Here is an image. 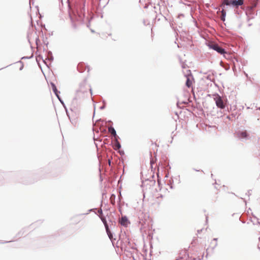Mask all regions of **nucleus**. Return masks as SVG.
<instances>
[{
	"instance_id": "nucleus-1",
	"label": "nucleus",
	"mask_w": 260,
	"mask_h": 260,
	"mask_svg": "<svg viewBox=\"0 0 260 260\" xmlns=\"http://www.w3.org/2000/svg\"><path fill=\"white\" fill-rule=\"evenodd\" d=\"M68 7L71 9L69 4ZM72 13H69V17L73 27L76 29L77 27L76 23L79 24L84 23L85 16V0L76 1L72 8Z\"/></svg>"
},
{
	"instance_id": "nucleus-2",
	"label": "nucleus",
	"mask_w": 260,
	"mask_h": 260,
	"mask_svg": "<svg viewBox=\"0 0 260 260\" xmlns=\"http://www.w3.org/2000/svg\"><path fill=\"white\" fill-rule=\"evenodd\" d=\"M116 247L120 248L121 250L130 252L131 254H132V252L129 251L130 249H136V248L132 245L125 233H124L123 234L119 235V239L116 242Z\"/></svg>"
},
{
	"instance_id": "nucleus-3",
	"label": "nucleus",
	"mask_w": 260,
	"mask_h": 260,
	"mask_svg": "<svg viewBox=\"0 0 260 260\" xmlns=\"http://www.w3.org/2000/svg\"><path fill=\"white\" fill-rule=\"evenodd\" d=\"M244 3L243 0H223L221 4V14H222V20L224 21L226 16V11L225 10V7H230L233 8H238L239 6H242Z\"/></svg>"
},
{
	"instance_id": "nucleus-4",
	"label": "nucleus",
	"mask_w": 260,
	"mask_h": 260,
	"mask_svg": "<svg viewBox=\"0 0 260 260\" xmlns=\"http://www.w3.org/2000/svg\"><path fill=\"white\" fill-rule=\"evenodd\" d=\"M243 14V12H241L240 14L239 12H238V16L237 17L238 18H241L242 16V14ZM243 14L245 15L246 17L247 21L248 22V26H250L252 25V23H250V21L255 18L256 16H257V11L252 9L250 8L249 9H247L246 11H245Z\"/></svg>"
},
{
	"instance_id": "nucleus-5",
	"label": "nucleus",
	"mask_w": 260,
	"mask_h": 260,
	"mask_svg": "<svg viewBox=\"0 0 260 260\" xmlns=\"http://www.w3.org/2000/svg\"><path fill=\"white\" fill-rule=\"evenodd\" d=\"M213 96L214 100L217 108L223 110H225L226 108L228 109L227 100H224L222 99L221 96L217 93L214 94Z\"/></svg>"
},
{
	"instance_id": "nucleus-6",
	"label": "nucleus",
	"mask_w": 260,
	"mask_h": 260,
	"mask_svg": "<svg viewBox=\"0 0 260 260\" xmlns=\"http://www.w3.org/2000/svg\"><path fill=\"white\" fill-rule=\"evenodd\" d=\"M50 85L51 86L52 90L53 93H54V94L56 95V96L57 98V99L58 100V101L60 102V103L62 105L63 108L64 109L66 114H68V109L65 103H64L63 101L62 100V99L59 95V94L60 93V91L58 90L56 85L53 82H51Z\"/></svg>"
},
{
	"instance_id": "nucleus-7",
	"label": "nucleus",
	"mask_w": 260,
	"mask_h": 260,
	"mask_svg": "<svg viewBox=\"0 0 260 260\" xmlns=\"http://www.w3.org/2000/svg\"><path fill=\"white\" fill-rule=\"evenodd\" d=\"M207 46L209 49H212L221 55H224L226 53L225 49L220 47L218 44L216 43H208Z\"/></svg>"
},
{
	"instance_id": "nucleus-8",
	"label": "nucleus",
	"mask_w": 260,
	"mask_h": 260,
	"mask_svg": "<svg viewBox=\"0 0 260 260\" xmlns=\"http://www.w3.org/2000/svg\"><path fill=\"white\" fill-rule=\"evenodd\" d=\"M183 256L178 257L176 260H202L204 257V253L201 256L199 255L197 257L189 256V254L186 251H184Z\"/></svg>"
},
{
	"instance_id": "nucleus-9",
	"label": "nucleus",
	"mask_w": 260,
	"mask_h": 260,
	"mask_svg": "<svg viewBox=\"0 0 260 260\" xmlns=\"http://www.w3.org/2000/svg\"><path fill=\"white\" fill-rule=\"evenodd\" d=\"M106 233L108 236V238L110 240L111 242L112 243V245L115 247H116V243L115 241L116 240V235L113 232L111 231L110 228L105 230Z\"/></svg>"
},
{
	"instance_id": "nucleus-10",
	"label": "nucleus",
	"mask_w": 260,
	"mask_h": 260,
	"mask_svg": "<svg viewBox=\"0 0 260 260\" xmlns=\"http://www.w3.org/2000/svg\"><path fill=\"white\" fill-rule=\"evenodd\" d=\"M187 74L185 75L186 78L185 85L188 88H190L192 84V79L193 80L194 79L190 70H187Z\"/></svg>"
},
{
	"instance_id": "nucleus-11",
	"label": "nucleus",
	"mask_w": 260,
	"mask_h": 260,
	"mask_svg": "<svg viewBox=\"0 0 260 260\" xmlns=\"http://www.w3.org/2000/svg\"><path fill=\"white\" fill-rule=\"evenodd\" d=\"M79 92H81L80 90L78 89L76 90V96L73 99L72 101L71 107L70 108V110L72 112H75V111L77 110L76 106L77 105V94Z\"/></svg>"
},
{
	"instance_id": "nucleus-12",
	"label": "nucleus",
	"mask_w": 260,
	"mask_h": 260,
	"mask_svg": "<svg viewBox=\"0 0 260 260\" xmlns=\"http://www.w3.org/2000/svg\"><path fill=\"white\" fill-rule=\"evenodd\" d=\"M238 137L241 140H248L250 136L246 131H239L237 133Z\"/></svg>"
},
{
	"instance_id": "nucleus-13",
	"label": "nucleus",
	"mask_w": 260,
	"mask_h": 260,
	"mask_svg": "<svg viewBox=\"0 0 260 260\" xmlns=\"http://www.w3.org/2000/svg\"><path fill=\"white\" fill-rule=\"evenodd\" d=\"M77 70L80 73L84 72L86 69H87V72H88L90 70L89 67L88 65H86L83 62H80L78 63L77 67Z\"/></svg>"
},
{
	"instance_id": "nucleus-14",
	"label": "nucleus",
	"mask_w": 260,
	"mask_h": 260,
	"mask_svg": "<svg viewBox=\"0 0 260 260\" xmlns=\"http://www.w3.org/2000/svg\"><path fill=\"white\" fill-rule=\"evenodd\" d=\"M131 222L126 215H123L120 220V224L124 227H127L130 224Z\"/></svg>"
},
{
	"instance_id": "nucleus-15",
	"label": "nucleus",
	"mask_w": 260,
	"mask_h": 260,
	"mask_svg": "<svg viewBox=\"0 0 260 260\" xmlns=\"http://www.w3.org/2000/svg\"><path fill=\"white\" fill-rule=\"evenodd\" d=\"M154 157L152 156V152H150V168L152 171H153V165L155 164V161L157 160L156 158V155L155 153H154Z\"/></svg>"
},
{
	"instance_id": "nucleus-16",
	"label": "nucleus",
	"mask_w": 260,
	"mask_h": 260,
	"mask_svg": "<svg viewBox=\"0 0 260 260\" xmlns=\"http://www.w3.org/2000/svg\"><path fill=\"white\" fill-rule=\"evenodd\" d=\"M36 54H37V52L36 53ZM36 60L38 64H39L40 60H42L43 62L46 65L48 68H49V66L51 65V63L47 64L46 60L43 59V56L41 54L37 55L36 56Z\"/></svg>"
},
{
	"instance_id": "nucleus-17",
	"label": "nucleus",
	"mask_w": 260,
	"mask_h": 260,
	"mask_svg": "<svg viewBox=\"0 0 260 260\" xmlns=\"http://www.w3.org/2000/svg\"><path fill=\"white\" fill-rule=\"evenodd\" d=\"M45 60H47L49 61L50 62H52L54 60V57L52 54V53L50 50L46 51V59Z\"/></svg>"
},
{
	"instance_id": "nucleus-18",
	"label": "nucleus",
	"mask_w": 260,
	"mask_h": 260,
	"mask_svg": "<svg viewBox=\"0 0 260 260\" xmlns=\"http://www.w3.org/2000/svg\"><path fill=\"white\" fill-rule=\"evenodd\" d=\"M108 131L115 138L120 139L119 137L117 135L116 131L114 127L111 125L108 128Z\"/></svg>"
},
{
	"instance_id": "nucleus-19",
	"label": "nucleus",
	"mask_w": 260,
	"mask_h": 260,
	"mask_svg": "<svg viewBox=\"0 0 260 260\" xmlns=\"http://www.w3.org/2000/svg\"><path fill=\"white\" fill-rule=\"evenodd\" d=\"M67 116L68 117L71 123L74 125L76 126L77 124V117H71L69 114V112H68V114H66Z\"/></svg>"
},
{
	"instance_id": "nucleus-20",
	"label": "nucleus",
	"mask_w": 260,
	"mask_h": 260,
	"mask_svg": "<svg viewBox=\"0 0 260 260\" xmlns=\"http://www.w3.org/2000/svg\"><path fill=\"white\" fill-rule=\"evenodd\" d=\"M100 218H101L102 222L103 223V224L104 225L105 230L110 228L109 225L108 224V223L107 222V220L106 216H100Z\"/></svg>"
},
{
	"instance_id": "nucleus-21",
	"label": "nucleus",
	"mask_w": 260,
	"mask_h": 260,
	"mask_svg": "<svg viewBox=\"0 0 260 260\" xmlns=\"http://www.w3.org/2000/svg\"><path fill=\"white\" fill-rule=\"evenodd\" d=\"M254 225L260 224L258 219L254 215H253V218L250 219Z\"/></svg>"
},
{
	"instance_id": "nucleus-22",
	"label": "nucleus",
	"mask_w": 260,
	"mask_h": 260,
	"mask_svg": "<svg viewBox=\"0 0 260 260\" xmlns=\"http://www.w3.org/2000/svg\"><path fill=\"white\" fill-rule=\"evenodd\" d=\"M118 139H119L118 138H116L115 144V147H114V149L116 150H117V149H120L121 147V144L118 141Z\"/></svg>"
},
{
	"instance_id": "nucleus-23",
	"label": "nucleus",
	"mask_w": 260,
	"mask_h": 260,
	"mask_svg": "<svg viewBox=\"0 0 260 260\" xmlns=\"http://www.w3.org/2000/svg\"><path fill=\"white\" fill-rule=\"evenodd\" d=\"M157 184L159 187H160V190L161 189V178L159 176V172L157 174Z\"/></svg>"
},
{
	"instance_id": "nucleus-24",
	"label": "nucleus",
	"mask_w": 260,
	"mask_h": 260,
	"mask_svg": "<svg viewBox=\"0 0 260 260\" xmlns=\"http://www.w3.org/2000/svg\"><path fill=\"white\" fill-rule=\"evenodd\" d=\"M102 98H103L102 96H101ZM102 103H103V105H102V106H101L100 107V110H104L106 107V102L105 100H104L103 99H102Z\"/></svg>"
},
{
	"instance_id": "nucleus-25",
	"label": "nucleus",
	"mask_w": 260,
	"mask_h": 260,
	"mask_svg": "<svg viewBox=\"0 0 260 260\" xmlns=\"http://www.w3.org/2000/svg\"><path fill=\"white\" fill-rule=\"evenodd\" d=\"M173 182H173V179H170L169 180V182L168 183V185L170 186L171 189H173L174 188Z\"/></svg>"
},
{
	"instance_id": "nucleus-26",
	"label": "nucleus",
	"mask_w": 260,
	"mask_h": 260,
	"mask_svg": "<svg viewBox=\"0 0 260 260\" xmlns=\"http://www.w3.org/2000/svg\"><path fill=\"white\" fill-rule=\"evenodd\" d=\"M34 57L33 53H31L30 56H24L21 58V59H31Z\"/></svg>"
},
{
	"instance_id": "nucleus-27",
	"label": "nucleus",
	"mask_w": 260,
	"mask_h": 260,
	"mask_svg": "<svg viewBox=\"0 0 260 260\" xmlns=\"http://www.w3.org/2000/svg\"><path fill=\"white\" fill-rule=\"evenodd\" d=\"M121 186H120V187H119V188L118 189L119 194L118 196V198L119 202H120L121 199L122 198V195H121Z\"/></svg>"
},
{
	"instance_id": "nucleus-28",
	"label": "nucleus",
	"mask_w": 260,
	"mask_h": 260,
	"mask_svg": "<svg viewBox=\"0 0 260 260\" xmlns=\"http://www.w3.org/2000/svg\"><path fill=\"white\" fill-rule=\"evenodd\" d=\"M32 32H30V31H29L27 32V38L28 41V42H29V43L30 44H30V37H29V36H30V35H32ZM30 47H31V49H32V46H31V45H30Z\"/></svg>"
},
{
	"instance_id": "nucleus-29",
	"label": "nucleus",
	"mask_w": 260,
	"mask_h": 260,
	"mask_svg": "<svg viewBox=\"0 0 260 260\" xmlns=\"http://www.w3.org/2000/svg\"><path fill=\"white\" fill-rule=\"evenodd\" d=\"M154 177V174H153L151 176V179H146L145 180L147 181V180H149L151 182H153V184H154L155 183V181L153 179V178Z\"/></svg>"
},
{
	"instance_id": "nucleus-30",
	"label": "nucleus",
	"mask_w": 260,
	"mask_h": 260,
	"mask_svg": "<svg viewBox=\"0 0 260 260\" xmlns=\"http://www.w3.org/2000/svg\"><path fill=\"white\" fill-rule=\"evenodd\" d=\"M23 234V232L22 231H20L16 235V237L18 238L21 237Z\"/></svg>"
},
{
	"instance_id": "nucleus-31",
	"label": "nucleus",
	"mask_w": 260,
	"mask_h": 260,
	"mask_svg": "<svg viewBox=\"0 0 260 260\" xmlns=\"http://www.w3.org/2000/svg\"><path fill=\"white\" fill-rule=\"evenodd\" d=\"M94 209H90L89 210H88L87 212V213H82V214H79L78 215H87L89 214V212L92 211Z\"/></svg>"
},
{
	"instance_id": "nucleus-32",
	"label": "nucleus",
	"mask_w": 260,
	"mask_h": 260,
	"mask_svg": "<svg viewBox=\"0 0 260 260\" xmlns=\"http://www.w3.org/2000/svg\"><path fill=\"white\" fill-rule=\"evenodd\" d=\"M115 198H116V196L115 194L112 193L111 195V197H110V200L111 201H113L114 202L115 201Z\"/></svg>"
},
{
	"instance_id": "nucleus-33",
	"label": "nucleus",
	"mask_w": 260,
	"mask_h": 260,
	"mask_svg": "<svg viewBox=\"0 0 260 260\" xmlns=\"http://www.w3.org/2000/svg\"><path fill=\"white\" fill-rule=\"evenodd\" d=\"M35 42L37 46H38L39 44L40 43V41L38 36L36 38Z\"/></svg>"
},
{
	"instance_id": "nucleus-34",
	"label": "nucleus",
	"mask_w": 260,
	"mask_h": 260,
	"mask_svg": "<svg viewBox=\"0 0 260 260\" xmlns=\"http://www.w3.org/2000/svg\"><path fill=\"white\" fill-rule=\"evenodd\" d=\"M11 242H13L12 240H11V241H2V240H0V244H5V243H10Z\"/></svg>"
},
{
	"instance_id": "nucleus-35",
	"label": "nucleus",
	"mask_w": 260,
	"mask_h": 260,
	"mask_svg": "<svg viewBox=\"0 0 260 260\" xmlns=\"http://www.w3.org/2000/svg\"><path fill=\"white\" fill-rule=\"evenodd\" d=\"M16 62H20L22 64V65L21 66V67L19 68V70L20 71L22 70V69H23V67H24L23 62L21 61V60H19L18 61H17Z\"/></svg>"
},
{
	"instance_id": "nucleus-36",
	"label": "nucleus",
	"mask_w": 260,
	"mask_h": 260,
	"mask_svg": "<svg viewBox=\"0 0 260 260\" xmlns=\"http://www.w3.org/2000/svg\"><path fill=\"white\" fill-rule=\"evenodd\" d=\"M184 14H182V13H180V14H179L177 16V19H180L181 18V17H184Z\"/></svg>"
},
{
	"instance_id": "nucleus-37",
	"label": "nucleus",
	"mask_w": 260,
	"mask_h": 260,
	"mask_svg": "<svg viewBox=\"0 0 260 260\" xmlns=\"http://www.w3.org/2000/svg\"><path fill=\"white\" fill-rule=\"evenodd\" d=\"M30 18H31V20H30V26H32V27H33V26H34V27H35V29H37V28H36V25H35V24H33L32 20V18H31V17H30Z\"/></svg>"
},
{
	"instance_id": "nucleus-38",
	"label": "nucleus",
	"mask_w": 260,
	"mask_h": 260,
	"mask_svg": "<svg viewBox=\"0 0 260 260\" xmlns=\"http://www.w3.org/2000/svg\"><path fill=\"white\" fill-rule=\"evenodd\" d=\"M93 140H94V144L95 145L96 148L98 149V144L95 143V141H98V138H95V137H93Z\"/></svg>"
},
{
	"instance_id": "nucleus-39",
	"label": "nucleus",
	"mask_w": 260,
	"mask_h": 260,
	"mask_svg": "<svg viewBox=\"0 0 260 260\" xmlns=\"http://www.w3.org/2000/svg\"><path fill=\"white\" fill-rule=\"evenodd\" d=\"M115 225H116V222H115V221H113V224L112 225V224H111L109 225L110 229L112 228V227H114Z\"/></svg>"
},
{
	"instance_id": "nucleus-40",
	"label": "nucleus",
	"mask_w": 260,
	"mask_h": 260,
	"mask_svg": "<svg viewBox=\"0 0 260 260\" xmlns=\"http://www.w3.org/2000/svg\"><path fill=\"white\" fill-rule=\"evenodd\" d=\"M251 190H248L247 192L246 193V194L249 196L250 195H251Z\"/></svg>"
},
{
	"instance_id": "nucleus-41",
	"label": "nucleus",
	"mask_w": 260,
	"mask_h": 260,
	"mask_svg": "<svg viewBox=\"0 0 260 260\" xmlns=\"http://www.w3.org/2000/svg\"><path fill=\"white\" fill-rule=\"evenodd\" d=\"M119 154H120V155L122 156L124 154V152L123 150H120L119 151Z\"/></svg>"
},
{
	"instance_id": "nucleus-42",
	"label": "nucleus",
	"mask_w": 260,
	"mask_h": 260,
	"mask_svg": "<svg viewBox=\"0 0 260 260\" xmlns=\"http://www.w3.org/2000/svg\"><path fill=\"white\" fill-rule=\"evenodd\" d=\"M170 25L171 26V27L172 28H174V23L173 22H171V21L170 22Z\"/></svg>"
},
{
	"instance_id": "nucleus-43",
	"label": "nucleus",
	"mask_w": 260,
	"mask_h": 260,
	"mask_svg": "<svg viewBox=\"0 0 260 260\" xmlns=\"http://www.w3.org/2000/svg\"><path fill=\"white\" fill-rule=\"evenodd\" d=\"M43 220H39L37 221L36 223H39V224H41L43 222Z\"/></svg>"
},
{
	"instance_id": "nucleus-44",
	"label": "nucleus",
	"mask_w": 260,
	"mask_h": 260,
	"mask_svg": "<svg viewBox=\"0 0 260 260\" xmlns=\"http://www.w3.org/2000/svg\"><path fill=\"white\" fill-rule=\"evenodd\" d=\"M217 246V243L216 242L215 244H214V246L212 248V250H214V248Z\"/></svg>"
},
{
	"instance_id": "nucleus-45",
	"label": "nucleus",
	"mask_w": 260,
	"mask_h": 260,
	"mask_svg": "<svg viewBox=\"0 0 260 260\" xmlns=\"http://www.w3.org/2000/svg\"><path fill=\"white\" fill-rule=\"evenodd\" d=\"M217 246V243L216 242L215 244H214V246L212 248V250H214V248Z\"/></svg>"
},
{
	"instance_id": "nucleus-46",
	"label": "nucleus",
	"mask_w": 260,
	"mask_h": 260,
	"mask_svg": "<svg viewBox=\"0 0 260 260\" xmlns=\"http://www.w3.org/2000/svg\"><path fill=\"white\" fill-rule=\"evenodd\" d=\"M166 167H167V169H168L169 170H170L171 168V167L169 164H168Z\"/></svg>"
},
{
	"instance_id": "nucleus-47",
	"label": "nucleus",
	"mask_w": 260,
	"mask_h": 260,
	"mask_svg": "<svg viewBox=\"0 0 260 260\" xmlns=\"http://www.w3.org/2000/svg\"><path fill=\"white\" fill-rule=\"evenodd\" d=\"M193 170H194V171H196V172L201 171V172H203V173H204V171H203V170H197V169H194V168H193Z\"/></svg>"
},
{
	"instance_id": "nucleus-48",
	"label": "nucleus",
	"mask_w": 260,
	"mask_h": 260,
	"mask_svg": "<svg viewBox=\"0 0 260 260\" xmlns=\"http://www.w3.org/2000/svg\"><path fill=\"white\" fill-rule=\"evenodd\" d=\"M99 213L100 214H103V210L102 209H101L100 210H99Z\"/></svg>"
},
{
	"instance_id": "nucleus-49",
	"label": "nucleus",
	"mask_w": 260,
	"mask_h": 260,
	"mask_svg": "<svg viewBox=\"0 0 260 260\" xmlns=\"http://www.w3.org/2000/svg\"><path fill=\"white\" fill-rule=\"evenodd\" d=\"M202 231H203V229H201V230H198L197 231V232H198V234H200V233H201L202 232Z\"/></svg>"
},
{
	"instance_id": "nucleus-50",
	"label": "nucleus",
	"mask_w": 260,
	"mask_h": 260,
	"mask_svg": "<svg viewBox=\"0 0 260 260\" xmlns=\"http://www.w3.org/2000/svg\"><path fill=\"white\" fill-rule=\"evenodd\" d=\"M109 221L112 224V225L113 224V221H112L111 219H109Z\"/></svg>"
},
{
	"instance_id": "nucleus-51",
	"label": "nucleus",
	"mask_w": 260,
	"mask_h": 260,
	"mask_svg": "<svg viewBox=\"0 0 260 260\" xmlns=\"http://www.w3.org/2000/svg\"><path fill=\"white\" fill-rule=\"evenodd\" d=\"M43 41H44V43H45V44L46 45V47H47V46H48V45L49 44L48 42H47L46 43L44 40H43Z\"/></svg>"
},
{
	"instance_id": "nucleus-52",
	"label": "nucleus",
	"mask_w": 260,
	"mask_h": 260,
	"mask_svg": "<svg viewBox=\"0 0 260 260\" xmlns=\"http://www.w3.org/2000/svg\"><path fill=\"white\" fill-rule=\"evenodd\" d=\"M107 141V139H106V140H104V144L108 145L109 144L107 142V141Z\"/></svg>"
},
{
	"instance_id": "nucleus-53",
	"label": "nucleus",
	"mask_w": 260,
	"mask_h": 260,
	"mask_svg": "<svg viewBox=\"0 0 260 260\" xmlns=\"http://www.w3.org/2000/svg\"><path fill=\"white\" fill-rule=\"evenodd\" d=\"M89 91H90L91 95H92V90L91 88L89 89Z\"/></svg>"
},
{
	"instance_id": "nucleus-54",
	"label": "nucleus",
	"mask_w": 260,
	"mask_h": 260,
	"mask_svg": "<svg viewBox=\"0 0 260 260\" xmlns=\"http://www.w3.org/2000/svg\"><path fill=\"white\" fill-rule=\"evenodd\" d=\"M217 240H218V238H214L213 239V241H216V242H217Z\"/></svg>"
},
{
	"instance_id": "nucleus-55",
	"label": "nucleus",
	"mask_w": 260,
	"mask_h": 260,
	"mask_svg": "<svg viewBox=\"0 0 260 260\" xmlns=\"http://www.w3.org/2000/svg\"><path fill=\"white\" fill-rule=\"evenodd\" d=\"M107 122L109 123H111L112 124H113V122L111 120H109Z\"/></svg>"
},
{
	"instance_id": "nucleus-56",
	"label": "nucleus",
	"mask_w": 260,
	"mask_h": 260,
	"mask_svg": "<svg viewBox=\"0 0 260 260\" xmlns=\"http://www.w3.org/2000/svg\"><path fill=\"white\" fill-rule=\"evenodd\" d=\"M208 220V217L207 216H206V222L207 223Z\"/></svg>"
},
{
	"instance_id": "nucleus-57",
	"label": "nucleus",
	"mask_w": 260,
	"mask_h": 260,
	"mask_svg": "<svg viewBox=\"0 0 260 260\" xmlns=\"http://www.w3.org/2000/svg\"><path fill=\"white\" fill-rule=\"evenodd\" d=\"M42 27L44 28L46 30H47V29L45 28V25L44 24H42Z\"/></svg>"
},
{
	"instance_id": "nucleus-58",
	"label": "nucleus",
	"mask_w": 260,
	"mask_h": 260,
	"mask_svg": "<svg viewBox=\"0 0 260 260\" xmlns=\"http://www.w3.org/2000/svg\"><path fill=\"white\" fill-rule=\"evenodd\" d=\"M95 105H94V112H93V116L95 115Z\"/></svg>"
},
{
	"instance_id": "nucleus-59",
	"label": "nucleus",
	"mask_w": 260,
	"mask_h": 260,
	"mask_svg": "<svg viewBox=\"0 0 260 260\" xmlns=\"http://www.w3.org/2000/svg\"><path fill=\"white\" fill-rule=\"evenodd\" d=\"M169 173H168L166 175V176H165V178H168V177H169Z\"/></svg>"
},
{
	"instance_id": "nucleus-60",
	"label": "nucleus",
	"mask_w": 260,
	"mask_h": 260,
	"mask_svg": "<svg viewBox=\"0 0 260 260\" xmlns=\"http://www.w3.org/2000/svg\"><path fill=\"white\" fill-rule=\"evenodd\" d=\"M105 195H106V193H105V192H103V193H102V198H103V199L104 198V196Z\"/></svg>"
},
{
	"instance_id": "nucleus-61",
	"label": "nucleus",
	"mask_w": 260,
	"mask_h": 260,
	"mask_svg": "<svg viewBox=\"0 0 260 260\" xmlns=\"http://www.w3.org/2000/svg\"><path fill=\"white\" fill-rule=\"evenodd\" d=\"M185 66H186V64H182V68H185Z\"/></svg>"
},
{
	"instance_id": "nucleus-62",
	"label": "nucleus",
	"mask_w": 260,
	"mask_h": 260,
	"mask_svg": "<svg viewBox=\"0 0 260 260\" xmlns=\"http://www.w3.org/2000/svg\"><path fill=\"white\" fill-rule=\"evenodd\" d=\"M98 121H102V119H98L96 122H98Z\"/></svg>"
},
{
	"instance_id": "nucleus-63",
	"label": "nucleus",
	"mask_w": 260,
	"mask_h": 260,
	"mask_svg": "<svg viewBox=\"0 0 260 260\" xmlns=\"http://www.w3.org/2000/svg\"><path fill=\"white\" fill-rule=\"evenodd\" d=\"M194 22H195V25L196 26V27H198L197 22L196 21H195Z\"/></svg>"
},
{
	"instance_id": "nucleus-64",
	"label": "nucleus",
	"mask_w": 260,
	"mask_h": 260,
	"mask_svg": "<svg viewBox=\"0 0 260 260\" xmlns=\"http://www.w3.org/2000/svg\"><path fill=\"white\" fill-rule=\"evenodd\" d=\"M256 110H260V107H257Z\"/></svg>"
}]
</instances>
